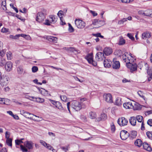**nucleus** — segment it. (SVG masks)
I'll use <instances>...</instances> for the list:
<instances>
[{"label": "nucleus", "instance_id": "obj_1", "mask_svg": "<svg viewBox=\"0 0 152 152\" xmlns=\"http://www.w3.org/2000/svg\"><path fill=\"white\" fill-rule=\"evenodd\" d=\"M24 146L20 145V149L23 152H29L28 150H32L34 147L33 143L31 141H26L24 142Z\"/></svg>", "mask_w": 152, "mask_h": 152}, {"label": "nucleus", "instance_id": "obj_2", "mask_svg": "<svg viewBox=\"0 0 152 152\" xmlns=\"http://www.w3.org/2000/svg\"><path fill=\"white\" fill-rule=\"evenodd\" d=\"M47 15V10L43 9L42 11L38 12L37 14L36 20L39 23L42 22L45 18V16Z\"/></svg>", "mask_w": 152, "mask_h": 152}, {"label": "nucleus", "instance_id": "obj_3", "mask_svg": "<svg viewBox=\"0 0 152 152\" xmlns=\"http://www.w3.org/2000/svg\"><path fill=\"white\" fill-rule=\"evenodd\" d=\"M9 78L8 76L2 75L0 78V83L2 86H5L8 83Z\"/></svg>", "mask_w": 152, "mask_h": 152}, {"label": "nucleus", "instance_id": "obj_4", "mask_svg": "<svg viewBox=\"0 0 152 152\" xmlns=\"http://www.w3.org/2000/svg\"><path fill=\"white\" fill-rule=\"evenodd\" d=\"M75 23L76 26L79 28H83L86 25L85 23L79 19H76L75 20Z\"/></svg>", "mask_w": 152, "mask_h": 152}, {"label": "nucleus", "instance_id": "obj_5", "mask_svg": "<svg viewBox=\"0 0 152 152\" xmlns=\"http://www.w3.org/2000/svg\"><path fill=\"white\" fill-rule=\"evenodd\" d=\"M85 58L87 60L89 64H91L94 66H96L97 65L96 62L94 61L92 57V53H90L86 56Z\"/></svg>", "mask_w": 152, "mask_h": 152}, {"label": "nucleus", "instance_id": "obj_6", "mask_svg": "<svg viewBox=\"0 0 152 152\" xmlns=\"http://www.w3.org/2000/svg\"><path fill=\"white\" fill-rule=\"evenodd\" d=\"M72 107L76 111H77L80 110L81 108V104L78 102L73 101L72 102Z\"/></svg>", "mask_w": 152, "mask_h": 152}, {"label": "nucleus", "instance_id": "obj_7", "mask_svg": "<svg viewBox=\"0 0 152 152\" xmlns=\"http://www.w3.org/2000/svg\"><path fill=\"white\" fill-rule=\"evenodd\" d=\"M117 122L120 126H124L127 124L128 121L125 118L121 117L118 118Z\"/></svg>", "mask_w": 152, "mask_h": 152}, {"label": "nucleus", "instance_id": "obj_8", "mask_svg": "<svg viewBox=\"0 0 152 152\" xmlns=\"http://www.w3.org/2000/svg\"><path fill=\"white\" fill-rule=\"evenodd\" d=\"M129 133L127 131L123 130L121 131L120 133V136L122 140H126L129 135Z\"/></svg>", "mask_w": 152, "mask_h": 152}, {"label": "nucleus", "instance_id": "obj_9", "mask_svg": "<svg viewBox=\"0 0 152 152\" xmlns=\"http://www.w3.org/2000/svg\"><path fill=\"white\" fill-rule=\"evenodd\" d=\"M103 96L104 100L107 102L109 103H112L113 102L112 97L110 94H105Z\"/></svg>", "mask_w": 152, "mask_h": 152}, {"label": "nucleus", "instance_id": "obj_10", "mask_svg": "<svg viewBox=\"0 0 152 152\" xmlns=\"http://www.w3.org/2000/svg\"><path fill=\"white\" fill-rule=\"evenodd\" d=\"M96 59L97 61H101L105 59L104 53L99 52L96 55Z\"/></svg>", "mask_w": 152, "mask_h": 152}, {"label": "nucleus", "instance_id": "obj_11", "mask_svg": "<svg viewBox=\"0 0 152 152\" xmlns=\"http://www.w3.org/2000/svg\"><path fill=\"white\" fill-rule=\"evenodd\" d=\"M133 61L130 62L126 63V66L127 67L129 68L132 71H134L137 70V65L136 64H132Z\"/></svg>", "mask_w": 152, "mask_h": 152}, {"label": "nucleus", "instance_id": "obj_12", "mask_svg": "<svg viewBox=\"0 0 152 152\" xmlns=\"http://www.w3.org/2000/svg\"><path fill=\"white\" fill-rule=\"evenodd\" d=\"M112 66L113 69H118L120 67V63L118 61L116 60V58H114L112 63Z\"/></svg>", "mask_w": 152, "mask_h": 152}, {"label": "nucleus", "instance_id": "obj_13", "mask_svg": "<svg viewBox=\"0 0 152 152\" xmlns=\"http://www.w3.org/2000/svg\"><path fill=\"white\" fill-rule=\"evenodd\" d=\"M128 55V53L127 52H126L124 54H123L122 56L123 60L124 62L126 63V64L129 63L130 62L133 61V60L132 59H131L130 58L129 59V58L127 56Z\"/></svg>", "mask_w": 152, "mask_h": 152}, {"label": "nucleus", "instance_id": "obj_14", "mask_svg": "<svg viewBox=\"0 0 152 152\" xmlns=\"http://www.w3.org/2000/svg\"><path fill=\"white\" fill-rule=\"evenodd\" d=\"M12 63L11 61H9L7 62L4 66L6 70L7 71L11 70L12 68Z\"/></svg>", "mask_w": 152, "mask_h": 152}, {"label": "nucleus", "instance_id": "obj_15", "mask_svg": "<svg viewBox=\"0 0 152 152\" xmlns=\"http://www.w3.org/2000/svg\"><path fill=\"white\" fill-rule=\"evenodd\" d=\"M113 52L111 48H105L103 50V53L104 54H105L106 56H109Z\"/></svg>", "mask_w": 152, "mask_h": 152}, {"label": "nucleus", "instance_id": "obj_16", "mask_svg": "<svg viewBox=\"0 0 152 152\" xmlns=\"http://www.w3.org/2000/svg\"><path fill=\"white\" fill-rule=\"evenodd\" d=\"M123 106L126 109H132L133 107V104L131 102H128L124 103Z\"/></svg>", "mask_w": 152, "mask_h": 152}, {"label": "nucleus", "instance_id": "obj_17", "mask_svg": "<svg viewBox=\"0 0 152 152\" xmlns=\"http://www.w3.org/2000/svg\"><path fill=\"white\" fill-rule=\"evenodd\" d=\"M37 88L39 90V92L42 94L44 96H47L48 94V92L44 88H39L37 87Z\"/></svg>", "mask_w": 152, "mask_h": 152}, {"label": "nucleus", "instance_id": "obj_18", "mask_svg": "<svg viewBox=\"0 0 152 152\" xmlns=\"http://www.w3.org/2000/svg\"><path fill=\"white\" fill-rule=\"evenodd\" d=\"M142 146L144 149L147 151H151L152 150L151 147L146 142H144L142 144Z\"/></svg>", "mask_w": 152, "mask_h": 152}, {"label": "nucleus", "instance_id": "obj_19", "mask_svg": "<svg viewBox=\"0 0 152 152\" xmlns=\"http://www.w3.org/2000/svg\"><path fill=\"white\" fill-rule=\"evenodd\" d=\"M58 18L56 16L51 15L49 16V20L51 23H54L56 22Z\"/></svg>", "mask_w": 152, "mask_h": 152}, {"label": "nucleus", "instance_id": "obj_20", "mask_svg": "<svg viewBox=\"0 0 152 152\" xmlns=\"http://www.w3.org/2000/svg\"><path fill=\"white\" fill-rule=\"evenodd\" d=\"M47 39L50 42L56 43L57 41L58 38L56 37L48 36H47Z\"/></svg>", "mask_w": 152, "mask_h": 152}, {"label": "nucleus", "instance_id": "obj_21", "mask_svg": "<svg viewBox=\"0 0 152 152\" xmlns=\"http://www.w3.org/2000/svg\"><path fill=\"white\" fill-rule=\"evenodd\" d=\"M136 118L135 117H132L130 118L129 119V122L131 125L133 126H135L136 124Z\"/></svg>", "mask_w": 152, "mask_h": 152}, {"label": "nucleus", "instance_id": "obj_22", "mask_svg": "<svg viewBox=\"0 0 152 152\" xmlns=\"http://www.w3.org/2000/svg\"><path fill=\"white\" fill-rule=\"evenodd\" d=\"M107 116L106 114L104 113H102L101 114L100 117L97 118V121H104L107 118Z\"/></svg>", "mask_w": 152, "mask_h": 152}, {"label": "nucleus", "instance_id": "obj_23", "mask_svg": "<svg viewBox=\"0 0 152 152\" xmlns=\"http://www.w3.org/2000/svg\"><path fill=\"white\" fill-rule=\"evenodd\" d=\"M134 105H133V109L134 110H140L142 108V106L137 103L134 102Z\"/></svg>", "mask_w": 152, "mask_h": 152}, {"label": "nucleus", "instance_id": "obj_24", "mask_svg": "<svg viewBox=\"0 0 152 152\" xmlns=\"http://www.w3.org/2000/svg\"><path fill=\"white\" fill-rule=\"evenodd\" d=\"M112 62L107 59H104L103 64L105 67H109L111 66Z\"/></svg>", "mask_w": 152, "mask_h": 152}, {"label": "nucleus", "instance_id": "obj_25", "mask_svg": "<svg viewBox=\"0 0 152 152\" xmlns=\"http://www.w3.org/2000/svg\"><path fill=\"white\" fill-rule=\"evenodd\" d=\"M151 33L149 32L143 33L142 34V37L144 39H145L146 38H149L151 37Z\"/></svg>", "mask_w": 152, "mask_h": 152}, {"label": "nucleus", "instance_id": "obj_26", "mask_svg": "<svg viewBox=\"0 0 152 152\" xmlns=\"http://www.w3.org/2000/svg\"><path fill=\"white\" fill-rule=\"evenodd\" d=\"M134 144L136 146L140 147L142 144V142L140 139H137L134 142Z\"/></svg>", "mask_w": 152, "mask_h": 152}, {"label": "nucleus", "instance_id": "obj_27", "mask_svg": "<svg viewBox=\"0 0 152 152\" xmlns=\"http://www.w3.org/2000/svg\"><path fill=\"white\" fill-rule=\"evenodd\" d=\"M123 102L121 101V99L120 97H118L116 98L115 105L118 106H121Z\"/></svg>", "mask_w": 152, "mask_h": 152}, {"label": "nucleus", "instance_id": "obj_28", "mask_svg": "<svg viewBox=\"0 0 152 152\" xmlns=\"http://www.w3.org/2000/svg\"><path fill=\"white\" fill-rule=\"evenodd\" d=\"M147 72L148 75V80L150 81L152 79V69H148L147 71Z\"/></svg>", "mask_w": 152, "mask_h": 152}, {"label": "nucleus", "instance_id": "obj_29", "mask_svg": "<svg viewBox=\"0 0 152 152\" xmlns=\"http://www.w3.org/2000/svg\"><path fill=\"white\" fill-rule=\"evenodd\" d=\"M142 15L146 16H150L152 17V11L150 10H146L144 12H142Z\"/></svg>", "mask_w": 152, "mask_h": 152}, {"label": "nucleus", "instance_id": "obj_30", "mask_svg": "<svg viewBox=\"0 0 152 152\" xmlns=\"http://www.w3.org/2000/svg\"><path fill=\"white\" fill-rule=\"evenodd\" d=\"M69 51L70 52L73 53L75 54H77L79 53V50H77L74 48L72 47H69Z\"/></svg>", "mask_w": 152, "mask_h": 152}, {"label": "nucleus", "instance_id": "obj_31", "mask_svg": "<svg viewBox=\"0 0 152 152\" xmlns=\"http://www.w3.org/2000/svg\"><path fill=\"white\" fill-rule=\"evenodd\" d=\"M96 115L95 112L91 111L89 113V117L91 119L96 118Z\"/></svg>", "mask_w": 152, "mask_h": 152}, {"label": "nucleus", "instance_id": "obj_32", "mask_svg": "<svg viewBox=\"0 0 152 152\" xmlns=\"http://www.w3.org/2000/svg\"><path fill=\"white\" fill-rule=\"evenodd\" d=\"M7 63L6 60L4 58H2L0 59V66H3Z\"/></svg>", "mask_w": 152, "mask_h": 152}, {"label": "nucleus", "instance_id": "obj_33", "mask_svg": "<svg viewBox=\"0 0 152 152\" xmlns=\"http://www.w3.org/2000/svg\"><path fill=\"white\" fill-rule=\"evenodd\" d=\"M114 54L117 57H120L121 56L122 54V52L120 50H117L114 52Z\"/></svg>", "mask_w": 152, "mask_h": 152}, {"label": "nucleus", "instance_id": "obj_34", "mask_svg": "<svg viewBox=\"0 0 152 152\" xmlns=\"http://www.w3.org/2000/svg\"><path fill=\"white\" fill-rule=\"evenodd\" d=\"M56 103V104L55 107L56 108L61 110H64V108L62 107L61 104L60 102H58Z\"/></svg>", "mask_w": 152, "mask_h": 152}, {"label": "nucleus", "instance_id": "obj_35", "mask_svg": "<svg viewBox=\"0 0 152 152\" xmlns=\"http://www.w3.org/2000/svg\"><path fill=\"white\" fill-rule=\"evenodd\" d=\"M23 71V69L21 66H19L17 68V71L18 74H22Z\"/></svg>", "mask_w": 152, "mask_h": 152}, {"label": "nucleus", "instance_id": "obj_36", "mask_svg": "<svg viewBox=\"0 0 152 152\" xmlns=\"http://www.w3.org/2000/svg\"><path fill=\"white\" fill-rule=\"evenodd\" d=\"M120 41L119 43V45H123L125 43V40L122 37H119Z\"/></svg>", "mask_w": 152, "mask_h": 152}, {"label": "nucleus", "instance_id": "obj_37", "mask_svg": "<svg viewBox=\"0 0 152 152\" xmlns=\"http://www.w3.org/2000/svg\"><path fill=\"white\" fill-rule=\"evenodd\" d=\"M20 34H18L15 35V36H14L13 35H11L10 36V38H12V39H18L19 38V37H20Z\"/></svg>", "mask_w": 152, "mask_h": 152}, {"label": "nucleus", "instance_id": "obj_38", "mask_svg": "<svg viewBox=\"0 0 152 152\" xmlns=\"http://www.w3.org/2000/svg\"><path fill=\"white\" fill-rule=\"evenodd\" d=\"M130 136L133 138H135L137 135V132L135 131H132L130 134Z\"/></svg>", "mask_w": 152, "mask_h": 152}, {"label": "nucleus", "instance_id": "obj_39", "mask_svg": "<svg viewBox=\"0 0 152 152\" xmlns=\"http://www.w3.org/2000/svg\"><path fill=\"white\" fill-rule=\"evenodd\" d=\"M12 139L11 138L7 139L6 141L7 144L9 146L12 147Z\"/></svg>", "mask_w": 152, "mask_h": 152}, {"label": "nucleus", "instance_id": "obj_40", "mask_svg": "<svg viewBox=\"0 0 152 152\" xmlns=\"http://www.w3.org/2000/svg\"><path fill=\"white\" fill-rule=\"evenodd\" d=\"M146 134L149 139L152 140V132L148 131L146 132Z\"/></svg>", "mask_w": 152, "mask_h": 152}, {"label": "nucleus", "instance_id": "obj_41", "mask_svg": "<svg viewBox=\"0 0 152 152\" xmlns=\"http://www.w3.org/2000/svg\"><path fill=\"white\" fill-rule=\"evenodd\" d=\"M35 101L37 102L42 103L44 102V99L40 97H36Z\"/></svg>", "mask_w": 152, "mask_h": 152}, {"label": "nucleus", "instance_id": "obj_42", "mask_svg": "<svg viewBox=\"0 0 152 152\" xmlns=\"http://www.w3.org/2000/svg\"><path fill=\"white\" fill-rule=\"evenodd\" d=\"M136 120H137L138 122L142 123L143 119L142 116L140 115H138L136 116Z\"/></svg>", "mask_w": 152, "mask_h": 152}, {"label": "nucleus", "instance_id": "obj_43", "mask_svg": "<svg viewBox=\"0 0 152 152\" xmlns=\"http://www.w3.org/2000/svg\"><path fill=\"white\" fill-rule=\"evenodd\" d=\"M1 6L2 7L3 6V9L4 10H5L6 9V0H2L1 1Z\"/></svg>", "mask_w": 152, "mask_h": 152}, {"label": "nucleus", "instance_id": "obj_44", "mask_svg": "<svg viewBox=\"0 0 152 152\" xmlns=\"http://www.w3.org/2000/svg\"><path fill=\"white\" fill-rule=\"evenodd\" d=\"M60 97L61 100L63 101L64 102H65L67 100V97L66 96L64 95H60Z\"/></svg>", "mask_w": 152, "mask_h": 152}, {"label": "nucleus", "instance_id": "obj_45", "mask_svg": "<svg viewBox=\"0 0 152 152\" xmlns=\"http://www.w3.org/2000/svg\"><path fill=\"white\" fill-rule=\"evenodd\" d=\"M69 31L70 32H72L74 31V29L72 26H71V24L70 23H69Z\"/></svg>", "mask_w": 152, "mask_h": 152}, {"label": "nucleus", "instance_id": "obj_46", "mask_svg": "<svg viewBox=\"0 0 152 152\" xmlns=\"http://www.w3.org/2000/svg\"><path fill=\"white\" fill-rule=\"evenodd\" d=\"M15 143L16 145H19L20 144L23 143V142L21 140L17 139L15 140Z\"/></svg>", "mask_w": 152, "mask_h": 152}, {"label": "nucleus", "instance_id": "obj_47", "mask_svg": "<svg viewBox=\"0 0 152 152\" xmlns=\"http://www.w3.org/2000/svg\"><path fill=\"white\" fill-rule=\"evenodd\" d=\"M39 142L42 145L45 147H46L48 144L45 141L42 140H40Z\"/></svg>", "mask_w": 152, "mask_h": 152}, {"label": "nucleus", "instance_id": "obj_48", "mask_svg": "<svg viewBox=\"0 0 152 152\" xmlns=\"http://www.w3.org/2000/svg\"><path fill=\"white\" fill-rule=\"evenodd\" d=\"M57 15L60 18L61 17L62 18V16L64 15L63 11L62 10L59 11Z\"/></svg>", "mask_w": 152, "mask_h": 152}, {"label": "nucleus", "instance_id": "obj_49", "mask_svg": "<svg viewBox=\"0 0 152 152\" xmlns=\"http://www.w3.org/2000/svg\"><path fill=\"white\" fill-rule=\"evenodd\" d=\"M138 95L141 97L143 98L145 100V97L143 95V93L141 91H139L137 92Z\"/></svg>", "mask_w": 152, "mask_h": 152}, {"label": "nucleus", "instance_id": "obj_50", "mask_svg": "<svg viewBox=\"0 0 152 152\" xmlns=\"http://www.w3.org/2000/svg\"><path fill=\"white\" fill-rule=\"evenodd\" d=\"M51 23L50 20L48 19L45 20V22L44 23V24L48 26H50Z\"/></svg>", "mask_w": 152, "mask_h": 152}, {"label": "nucleus", "instance_id": "obj_51", "mask_svg": "<svg viewBox=\"0 0 152 152\" xmlns=\"http://www.w3.org/2000/svg\"><path fill=\"white\" fill-rule=\"evenodd\" d=\"M38 70V68L36 66H34L32 68V71L33 72H36Z\"/></svg>", "mask_w": 152, "mask_h": 152}, {"label": "nucleus", "instance_id": "obj_52", "mask_svg": "<svg viewBox=\"0 0 152 152\" xmlns=\"http://www.w3.org/2000/svg\"><path fill=\"white\" fill-rule=\"evenodd\" d=\"M111 130L113 132H114L115 131V126L113 123H112L111 125Z\"/></svg>", "mask_w": 152, "mask_h": 152}, {"label": "nucleus", "instance_id": "obj_53", "mask_svg": "<svg viewBox=\"0 0 152 152\" xmlns=\"http://www.w3.org/2000/svg\"><path fill=\"white\" fill-rule=\"evenodd\" d=\"M127 36L132 40H134V37H133L132 35L131 34H127Z\"/></svg>", "mask_w": 152, "mask_h": 152}, {"label": "nucleus", "instance_id": "obj_54", "mask_svg": "<svg viewBox=\"0 0 152 152\" xmlns=\"http://www.w3.org/2000/svg\"><path fill=\"white\" fill-rule=\"evenodd\" d=\"M10 6L12 7L14 10H15L16 13H18V10L17 8L15 7L14 4H10Z\"/></svg>", "mask_w": 152, "mask_h": 152}, {"label": "nucleus", "instance_id": "obj_55", "mask_svg": "<svg viewBox=\"0 0 152 152\" xmlns=\"http://www.w3.org/2000/svg\"><path fill=\"white\" fill-rule=\"evenodd\" d=\"M1 32L2 33H7L9 32V29L3 28L1 29Z\"/></svg>", "mask_w": 152, "mask_h": 152}, {"label": "nucleus", "instance_id": "obj_56", "mask_svg": "<svg viewBox=\"0 0 152 152\" xmlns=\"http://www.w3.org/2000/svg\"><path fill=\"white\" fill-rule=\"evenodd\" d=\"M5 137L7 139L10 138L9 137H10V133L8 131L6 132L5 133Z\"/></svg>", "mask_w": 152, "mask_h": 152}, {"label": "nucleus", "instance_id": "obj_57", "mask_svg": "<svg viewBox=\"0 0 152 152\" xmlns=\"http://www.w3.org/2000/svg\"><path fill=\"white\" fill-rule=\"evenodd\" d=\"M12 54L11 53H8L7 54V57L8 60H10L12 58Z\"/></svg>", "mask_w": 152, "mask_h": 152}, {"label": "nucleus", "instance_id": "obj_58", "mask_svg": "<svg viewBox=\"0 0 152 152\" xmlns=\"http://www.w3.org/2000/svg\"><path fill=\"white\" fill-rule=\"evenodd\" d=\"M122 2L129 3L133 1V0H121Z\"/></svg>", "mask_w": 152, "mask_h": 152}, {"label": "nucleus", "instance_id": "obj_59", "mask_svg": "<svg viewBox=\"0 0 152 152\" xmlns=\"http://www.w3.org/2000/svg\"><path fill=\"white\" fill-rule=\"evenodd\" d=\"M61 148L64 151L66 152L68 150V146H65L64 147H62Z\"/></svg>", "mask_w": 152, "mask_h": 152}, {"label": "nucleus", "instance_id": "obj_60", "mask_svg": "<svg viewBox=\"0 0 152 152\" xmlns=\"http://www.w3.org/2000/svg\"><path fill=\"white\" fill-rule=\"evenodd\" d=\"M147 123L150 126H152V119H149L147 121Z\"/></svg>", "mask_w": 152, "mask_h": 152}, {"label": "nucleus", "instance_id": "obj_61", "mask_svg": "<svg viewBox=\"0 0 152 152\" xmlns=\"http://www.w3.org/2000/svg\"><path fill=\"white\" fill-rule=\"evenodd\" d=\"M48 149L51 150L53 149V147H52L51 145L50 144H48L47 146L46 147Z\"/></svg>", "mask_w": 152, "mask_h": 152}, {"label": "nucleus", "instance_id": "obj_62", "mask_svg": "<svg viewBox=\"0 0 152 152\" xmlns=\"http://www.w3.org/2000/svg\"><path fill=\"white\" fill-rule=\"evenodd\" d=\"M100 20H94L93 21V24L94 25L96 24L97 23H99V22H100Z\"/></svg>", "mask_w": 152, "mask_h": 152}, {"label": "nucleus", "instance_id": "obj_63", "mask_svg": "<svg viewBox=\"0 0 152 152\" xmlns=\"http://www.w3.org/2000/svg\"><path fill=\"white\" fill-rule=\"evenodd\" d=\"M90 12L92 14L93 16H96L97 15V14L94 11L91 10Z\"/></svg>", "mask_w": 152, "mask_h": 152}, {"label": "nucleus", "instance_id": "obj_64", "mask_svg": "<svg viewBox=\"0 0 152 152\" xmlns=\"http://www.w3.org/2000/svg\"><path fill=\"white\" fill-rule=\"evenodd\" d=\"M145 114L146 115H149L150 114H152V110H150L146 111L145 112Z\"/></svg>", "mask_w": 152, "mask_h": 152}]
</instances>
